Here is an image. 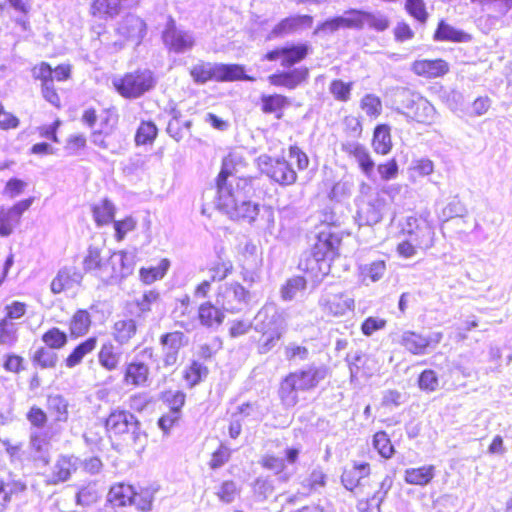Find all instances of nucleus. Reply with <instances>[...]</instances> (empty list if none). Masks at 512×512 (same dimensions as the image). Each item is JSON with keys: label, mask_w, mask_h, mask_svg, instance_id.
<instances>
[{"label": "nucleus", "mask_w": 512, "mask_h": 512, "mask_svg": "<svg viewBox=\"0 0 512 512\" xmlns=\"http://www.w3.org/2000/svg\"><path fill=\"white\" fill-rule=\"evenodd\" d=\"M32 75L35 79L42 81V84L53 82V69L46 62H42L32 69Z\"/></svg>", "instance_id": "obj_63"}, {"label": "nucleus", "mask_w": 512, "mask_h": 512, "mask_svg": "<svg viewBox=\"0 0 512 512\" xmlns=\"http://www.w3.org/2000/svg\"><path fill=\"white\" fill-rule=\"evenodd\" d=\"M448 64L442 59L417 60L412 65V70L419 76L428 78L439 77L448 72Z\"/></svg>", "instance_id": "obj_24"}, {"label": "nucleus", "mask_w": 512, "mask_h": 512, "mask_svg": "<svg viewBox=\"0 0 512 512\" xmlns=\"http://www.w3.org/2000/svg\"><path fill=\"white\" fill-rule=\"evenodd\" d=\"M92 212L96 224L103 226L113 220L115 207L108 199H103L92 207Z\"/></svg>", "instance_id": "obj_38"}, {"label": "nucleus", "mask_w": 512, "mask_h": 512, "mask_svg": "<svg viewBox=\"0 0 512 512\" xmlns=\"http://www.w3.org/2000/svg\"><path fill=\"white\" fill-rule=\"evenodd\" d=\"M255 320L256 330L262 333L260 351L267 353L275 346L285 331L284 317L278 312L277 307L270 303L263 306Z\"/></svg>", "instance_id": "obj_3"}, {"label": "nucleus", "mask_w": 512, "mask_h": 512, "mask_svg": "<svg viewBox=\"0 0 512 512\" xmlns=\"http://www.w3.org/2000/svg\"><path fill=\"white\" fill-rule=\"evenodd\" d=\"M158 129L151 121H143L137 129L135 142L137 145L152 143L157 136Z\"/></svg>", "instance_id": "obj_45"}, {"label": "nucleus", "mask_w": 512, "mask_h": 512, "mask_svg": "<svg viewBox=\"0 0 512 512\" xmlns=\"http://www.w3.org/2000/svg\"><path fill=\"white\" fill-rule=\"evenodd\" d=\"M224 185V159L221 163V168L216 178V186L208 188L204 193L205 203L202 208V213L207 214L211 208L217 210L220 214L223 209V202L221 197V191Z\"/></svg>", "instance_id": "obj_20"}, {"label": "nucleus", "mask_w": 512, "mask_h": 512, "mask_svg": "<svg viewBox=\"0 0 512 512\" xmlns=\"http://www.w3.org/2000/svg\"><path fill=\"white\" fill-rule=\"evenodd\" d=\"M77 459L73 457L62 456L55 463L50 476V483L58 484L70 478L77 469Z\"/></svg>", "instance_id": "obj_28"}, {"label": "nucleus", "mask_w": 512, "mask_h": 512, "mask_svg": "<svg viewBox=\"0 0 512 512\" xmlns=\"http://www.w3.org/2000/svg\"><path fill=\"white\" fill-rule=\"evenodd\" d=\"M353 189V183L347 179H341L331 189L330 196L333 199H341L349 196Z\"/></svg>", "instance_id": "obj_61"}, {"label": "nucleus", "mask_w": 512, "mask_h": 512, "mask_svg": "<svg viewBox=\"0 0 512 512\" xmlns=\"http://www.w3.org/2000/svg\"><path fill=\"white\" fill-rule=\"evenodd\" d=\"M118 33L139 44L146 34V24L140 17L128 14L119 23Z\"/></svg>", "instance_id": "obj_16"}, {"label": "nucleus", "mask_w": 512, "mask_h": 512, "mask_svg": "<svg viewBox=\"0 0 512 512\" xmlns=\"http://www.w3.org/2000/svg\"><path fill=\"white\" fill-rule=\"evenodd\" d=\"M434 475L435 467L433 465H427L406 469L404 472V480L411 485L425 486L432 481Z\"/></svg>", "instance_id": "obj_31"}, {"label": "nucleus", "mask_w": 512, "mask_h": 512, "mask_svg": "<svg viewBox=\"0 0 512 512\" xmlns=\"http://www.w3.org/2000/svg\"><path fill=\"white\" fill-rule=\"evenodd\" d=\"M258 165L264 173L281 185H292L296 182V172L284 159H272L263 155L258 158Z\"/></svg>", "instance_id": "obj_8"}, {"label": "nucleus", "mask_w": 512, "mask_h": 512, "mask_svg": "<svg viewBox=\"0 0 512 512\" xmlns=\"http://www.w3.org/2000/svg\"><path fill=\"white\" fill-rule=\"evenodd\" d=\"M184 339L185 336L180 331L166 333L161 336L160 344L163 349L164 366L170 367L177 363L179 350L184 346Z\"/></svg>", "instance_id": "obj_14"}, {"label": "nucleus", "mask_w": 512, "mask_h": 512, "mask_svg": "<svg viewBox=\"0 0 512 512\" xmlns=\"http://www.w3.org/2000/svg\"><path fill=\"white\" fill-rule=\"evenodd\" d=\"M48 409L55 414L57 421H66L68 418V403L60 395L48 397Z\"/></svg>", "instance_id": "obj_48"}, {"label": "nucleus", "mask_w": 512, "mask_h": 512, "mask_svg": "<svg viewBox=\"0 0 512 512\" xmlns=\"http://www.w3.org/2000/svg\"><path fill=\"white\" fill-rule=\"evenodd\" d=\"M308 76V68L300 67L289 72L272 74L268 77V80L274 86H283L288 89H295L297 86L305 82Z\"/></svg>", "instance_id": "obj_19"}, {"label": "nucleus", "mask_w": 512, "mask_h": 512, "mask_svg": "<svg viewBox=\"0 0 512 512\" xmlns=\"http://www.w3.org/2000/svg\"><path fill=\"white\" fill-rule=\"evenodd\" d=\"M442 339V333L436 332L428 336L421 335L414 331H405L399 343L414 355H424L430 346H436Z\"/></svg>", "instance_id": "obj_13"}, {"label": "nucleus", "mask_w": 512, "mask_h": 512, "mask_svg": "<svg viewBox=\"0 0 512 512\" xmlns=\"http://www.w3.org/2000/svg\"><path fill=\"white\" fill-rule=\"evenodd\" d=\"M131 502H133V485L118 482L110 487L107 494V506L123 508L131 506Z\"/></svg>", "instance_id": "obj_18"}, {"label": "nucleus", "mask_w": 512, "mask_h": 512, "mask_svg": "<svg viewBox=\"0 0 512 512\" xmlns=\"http://www.w3.org/2000/svg\"><path fill=\"white\" fill-rule=\"evenodd\" d=\"M293 379V384L298 390H308L315 387L323 375L321 371L316 368H309L300 372L291 373L288 375Z\"/></svg>", "instance_id": "obj_32"}, {"label": "nucleus", "mask_w": 512, "mask_h": 512, "mask_svg": "<svg viewBox=\"0 0 512 512\" xmlns=\"http://www.w3.org/2000/svg\"><path fill=\"white\" fill-rule=\"evenodd\" d=\"M57 360V354L52 349L46 347L38 348L32 356L33 364L42 369L54 368Z\"/></svg>", "instance_id": "obj_42"}, {"label": "nucleus", "mask_w": 512, "mask_h": 512, "mask_svg": "<svg viewBox=\"0 0 512 512\" xmlns=\"http://www.w3.org/2000/svg\"><path fill=\"white\" fill-rule=\"evenodd\" d=\"M385 271L386 264L383 260H378L359 266V272L363 282H366V280L377 282L383 277Z\"/></svg>", "instance_id": "obj_40"}, {"label": "nucleus", "mask_w": 512, "mask_h": 512, "mask_svg": "<svg viewBox=\"0 0 512 512\" xmlns=\"http://www.w3.org/2000/svg\"><path fill=\"white\" fill-rule=\"evenodd\" d=\"M154 85L155 79L150 70H137L113 79V86L125 98H138Z\"/></svg>", "instance_id": "obj_4"}, {"label": "nucleus", "mask_w": 512, "mask_h": 512, "mask_svg": "<svg viewBox=\"0 0 512 512\" xmlns=\"http://www.w3.org/2000/svg\"><path fill=\"white\" fill-rule=\"evenodd\" d=\"M293 379L287 376L280 386V398L285 406H294L298 401L297 387L293 384Z\"/></svg>", "instance_id": "obj_46"}, {"label": "nucleus", "mask_w": 512, "mask_h": 512, "mask_svg": "<svg viewBox=\"0 0 512 512\" xmlns=\"http://www.w3.org/2000/svg\"><path fill=\"white\" fill-rule=\"evenodd\" d=\"M342 150L358 162L362 172L367 177H371L374 168V161L371 159L369 152L362 144L358 142H347L342 144Z\"/></svg>", "instance_id": "obj_21"}, {"label": "nucleus", "mask_w": 512, "mask_h": 512, "mask_svg": "<svg viewBox=\"0 0 512 512\" xmlns=\"http://www.w3.org/2000/svg\"><path fill=\"white\" fill-rule=\"evenodd\" d=\"M103 488L98 481H89L81 485L75 494V503L84 509L96 505L102 498Z\"/></svg>", "instance_id": "obj_15"}, {"label": "nucleus", "mask_w": 512, "mask_h": 512, "mask_svg": "<svg viewBox=\"0 0 512 512\" xmlns=\"http://www.w3.org/2000/svg\"><path fill=\"white\" fill-rule=\"evenodd\" d=\"M330 92L340 101H347L350 98L351 84L341 80H334L330 85Z\"/></svg>", "instance_id": "obj_60"}, {"label": "nucleus", "mask_w": 512, "mask_h": 512, "mask_svg": "<svg viewBox=\"0 0 512 512\" xmlns=\"http://www.w3.org/2000/svg\"><path fill=\"white\" fill-rule=\"evenodd\" d=\"M162 39L165 46L175 53H184L192 49L195 44L192 32L177 27L171 17L162 33Z\"/></svg>", "instance_id": "obj_9"}, {"label": "nucleus", "mask_w": 512, "mask_h": 512, "mask_svg": "<svg viewBox=\"0 0 512 512\" xmlns=\"http://www.w3.org/2000/svg\"><path fill=\"white\" fill-rule=\"evenodd\" d=\"M377 170L381 179L384 181L395 179L398 175V165L395 159L379 164Z\"/></svg>", "instance_id": "obj_64"}, {"label": "nucleus", "mask_w": 512, "mask_h": 512, "mask_svg": "<svg viewBox=\"0 0 512 512\" xmlns=\"http://www.w3.org/2000/svg\"><path fill=\"white\" fill-rule=\"evenodd\" d=\"M310 46L308 44L292 45L282 48V61L284 67H290L299 63L309 54Z\"/></svg>", "instance_id": "obj_34"}, {"label": "nucleus", "mask_w": 512, "mask_h": 512, "mask_svg": "<svg viewBox=\"0 0 512 512\" xmlns=\"http://www.w3.org/2000/svg\"><path fill=\"white\" fill-rule=\"evenodd\" d=\"M323 237L324 235L319 237V242L317 244L318 249L322 250L324 255L335 254L339 247V239L333 235H329L325 238Z\"/></svg>", "instance_id": "obj_62"}, {"label": "nucleus", "mask_w": 512, "mask_h": 512, "mask_svg": "<svg viewBox=\"0 0 512 512\" xmlns=\"http://www.w3.org/2000/svg\"><path fill=\"white\" fill-rule=\"evenodd\" d=\"M262 103L264 112L273 113L288 105V99L285 96L275 94L270 96H263Z\"/></svg>", "instance_id": "obj_56"}, {"label": "nucleus", "mask_w": 512, "mask_h": 512, "mask_svg": "<svg viewBox=\"0 0 512 512\" xmlns=\"http://www.w3.org/2000/svg\"><path fill=\"white\" fill-rule=\"evenodd\" d=\"M361 109L367 116L376 118L381 114L382 103L378 96L373 94L365 95L360 102Z\"/></svg>", "instance_id": "obj_54"}, {"label": "nucleus", "mask_w": 512, "mask_h": 512, "mask_svg": "<svg viewBox=\"0 0 512 512\" xmlns=\"http://www.w3.org/2000/svg\"><path fill=\"white\" fill-rule=\"evenodd\" d=\"M159 299V294L155 291H147L143 295H141L139 298H136L133 301V304L137 307V313L136 316L141 318L146 313L151 311V306L155 302H157Z\"/></svg>", "instance_id": "obj_49"}, {"label": "nucleus", "mask_w": 512, "mask_h": 512, "mask_svg": "<svg viewBox=\"0 0 512 512\" xmlns=\"http://www.w3.org/2000/svg\"><path fill=\"white\" fill-rule=\"evenodd\" d=\"M83 270L99 278L104 283L113 282V263H111V254L102 255L100 247L90 245L83 258Z\"/></svg>", "instance_id": "obj_6"}, {"label": "nucleus", "mask_w": 512, "mask_h": 512, "mask_svg": "<svg viewBox=\"0 0 512 512\" xmlns=\"http://www.w3.org/2000/svg\"><path fill=\"white\" fill-rule=\"evenodd\" d=\"M372 459L369 451L362 452L360 458L353 460L341 474L343 486L357 498L358 512H381V504L393 484L390 476L380 481L370 479Z\"/></svg>", "instance_id": "obj_1"}, {"label": "nucleus", "mask_w": 512, "mask_h": 512, "mask_svg": "<svg viewBox=\"0 0 512 512\" xmlns=\"http://www.w3.org/2000/svg\"><path fill=\"white\" fill-rule=\"evenodd\" d=\"M306 289V280L303 277L296 276L289 279L281 288V297L285 301H290L296 297L299 292Z\"/></svg>", "instance_id": "obj_44"}, {"label": "nucleus", "mask_w": 512, "mask_h": 512, "mask_svg": "<svg viewBox=\"0 0 512 512\" xmlns=\"http://www.w3.org/2000/svg\"><path fill=\"white\" fill-rule=\"evenodd\" d=\"M208 374L205 366L197 361H193L184 372V379L190 387L197 385Z\"/></svg>", "instance_id": "obj_51"}, {"label": "nucleus", "mask_w": 512, "mask_h": 512, "mask_svg": "<svg viewBox=\"0 0 512 512\" xmlns=\"http://www.w3.org/2000/svg\"><path fill=\"white\" fill-rule=\"evenodd\" d=\"M368 24L371 28L377 31H384L389 27L388 18L381 13H369L363 11L362 28Z\"/></svg>", "instance_id": "obj_55"}, {"label": "nucleus", "mask_w": 512, "mask_h": 512, "mask_svg": "<svg viewBox=\"0 0 512 512\" xmlns=\"http://www.w3.org/2000/svg\"><path fill=\"white\" fill-rule=\"evenodd\" d=\"M313 17L309 15H297L281 20L271 31L270 37H278L293 33L303 26L310 27Z\"/></svg>", "instance_id": "obj_23"}, {"label": "nucleus", "mask_w": 512, "mask_h": 512, "mask_svg": "<svg viewBox=\"0 0 512 512\" xmlns=\"http://www.w3.org/2000/svg\"><path fill=\"white\" fill-rule=\"evenodd\" d=\"M318 306L328 317H343L354 311L355 301L344 292L324 291L318 300Z\"/></svg>", "instance_id": "obj_7"}, {"label": "nucleus", "mask_w": 512, "mask_h": 512, "mask_svg": "<svg viewBox=\"0 0 512 512\" xmlns=\"http://www.w3.org/2000/svg\"><path fill=\"white\" fill-rule=\"evenodd\" d=\"M107 430L115 434L131 432L135 444H140L139 422L133 414L123 410L113 411L106 420Z\"/></svg>", "instance_id": "obj_11"}, {"label": "nucleus", "mask_w": 512, "mask_h": 512, "mask_svg": "<svg viewBox=\"0 0 512 512\" xmlns=\"http://www.w3.org/2000/svg\"><path fill=\"white\" fill-rule=\"evenodd\" d=\"M398 97L401 99L403 109H405L403 112L405 115L419 123L432 124L435 121V108L427 99L408 90L400 91Z\"/></svg>", "instance_id": "obj_5"}, {"label": "nucleus", "mask_w": 512, "mask_h": 512, "mask_svg": "<svg viewBox=\"0 0 512 512\" xmlns=\"http://www.w3.org/2000/svg\"><path fill=\"white\" fill-rule=\"evenodd\" d=\"M42 341L50 349H60L67 343V335L54 327L43 334Z\"/></svg>", "instance_id": "obj_53"}, {"label": "nucleus", "mask_w": 512, "mask_h": 512, "mask_svg": "<svg viewBox=\"0 0 512 512\" xmlns=\"http://www.w3.org/2000/svg\"><path fill=\"white\" fill-rule=\"evenodd\" d=\"M386 207V199L381 193H376L374 197L367 201L362 200L357 211L359 225L372 226L379 223L383 218Z\"/></svg>", "instance_id": "obj_12"}, {"label": "nucleus", "mask_w": 512, "mask_h": 512, "mask_svg": "<svg viewBox=\"0 0 512 512\" xmlns=\"http://www.w3.org/2000/svg\"><path fill=\"white\" fill-rule=\"evenodd\" d=\"M374 151L381 155H386L392 148L390 129L386 125L377 126L373 136Z\"/></svg>", "instance_id": "obj_37"}, {"label": "nucleus", "mask_w": 512, "mask_h": 512, "mask_svg": "<svg viewBox=\"0 0 512 512\" xmlns=\"http://www.w3.org/2000/svg\"><path fill=\"white\" fill-rule=\"evenodd\" d=\"M91 325L90 315L86 310H78L71 319L70 331L74 336L86 334Z\"/></svg>", "instance_id": "obj_43"}, {"label": "nucleus", "mask_w": 512, "mask_h": 512, "mask_svg": "<svg viewBox=\"0 0 512 512\" xmlns=\"http://www.w3.org/2000/svg\"><path fill=\"white\" fill-rule=\"evenodd\" d=\"M111 263H113V281L125 278L132 274L135 265V255L127 251H118L111 253Z\"/></svg>", "instance_id": "obj_22"}, {"label": "nucleus", "mask_w": 512, "mask_h": 512, "mask_svg": "<svg viewBox=\"0 0 512 512\" xmlns=\"http://www.w3.org/2000/svg\"><path fill=\"white\" fill-rule=\"evenodd\" d=\"M226 212L232 219L251 223L259 213V206L245 200L241 192L234 193L229 190L228 195H226Z\"/></svg>", "instance_id": "obj_10"}, {"label": "nucleus", "mask_w": 512, "mask_h": 512, "mask_svg": "<svg viewBox=\"0 0 512 512\" xmlns=\"http://www.w3.org/2000/svg\"><path fill=\"white\" fill-rule=\"evenodd\" d=\"M18 327L15 322L0 320V345L12 346L17 341Z\"/></svg>", "instance_id": "obj_47"}, {"label": "nucleus", "mask_w": 512, "mask_h": 512, "mask_svg": "<svg viewBox=\"0 0 512 512\" xmlns=\"http://www.w3.org/2000/svg\"><path fill=\"white\" fill-rule=\"evenodd\" d=\"M26 310L27 305L24 302L13 301L5 306V317L3 319H7L9 322H14L22 318L25 315Z\"/></svg>", "instance_id": "obj_58"}, {"label": "nucleus", "mask_w": 512, "mask_h": 512, "mask_svg": "<svg viewBox=\"0 0 512 512\" xmlns=\"http://www.w3.org/2000/svg\"><path fill=\"white\" fill-rule=\"evenodd\" d=\"M154 501V490L149 487L133 486V502L131 506H135L141 512H148L152 509Z\"/></svg>", "instance_id": "obj_36"}, {"label": "nucleus", "mask_w": 512, "mask_h": 512, "mask_svg": "<svg viewBox=\"0 0 512 512\" xmlns=\"http://www.w3.org/2000/svg\"><path fill=\"white\" fill-rule=\"evenodd\" d=\"M82 279V273L75 267H64L58 271L56 277L52 280L51 291L54 294H59L75 285H79Z\"/></svg>", "instance_id": "obj_17"}, {"label": "nucleus", "mask_w": 512, "mask_h": 512, "mask_svg": "<svg viewBox=\"0 0 512 512\" xmlns=\"http://www.w3.org/2000/svg\"><path fill=\"white\" fill-rule=\"evenodd\" d=\"M137 323L134 319H121L114 323L112 327V336L114 340L125 345L136 335Z\"/></svg>", "instance_id": "obj_30"}, {"label": "nucleus", "mask_w": 512, "mask_h": 512, "mask_svg": "<svg viewBox=\"0 0 512 512\" xmlns=\"http://www.w3.org/2000/svg\"><path fill=\"white\" fill-rule=\"evenodd\" d=\"M125 0H93L89 12L92 16L100 19H108L116 17Z\"/></svg>", "instance_id": "obj_27"}, {"label": "nucleus", "mask_w": 512, "mask_h": 512, "mask_svg": "<svg viewBox=\"0 0 512 512\" xmlns=\"http://www.w3.org/2000/svg\"><path fill=\"white\" fill-rule=\"evenodd\" d=\"M399 225L403 239L397 244L396 252L400 257L410 259L434 247L436 227L428 213L407 216Z\"/></svg>", "instance_id": "obj_2"}, {"label": "nucleus", "mask_w": 512, "mask_h": 512, "mask_svg": "<svg viewBox=\"0 0 512 512\" xmlns=\"http://www.w3.org/2000/svg\"><path fill=\"white\" fill-rule=\"evenodd\" d=\"M434 38L440 41L464 42L469 40V36L453 26L441 21L438 25Z\"/></svg>", "instance_id": "obj_39"}, {"label": "nucleus", "mask_w": 512, "mask_h": 512, "mask_svg": "<svg viewBox=\"0 0 512 512\" xmlns=\"http://www.w3.org/2000/svg\"><path fill=\"white\" fill-rule=\"evenodd\" d=\"M419 387L426 391H435L438 388L439 381L435 371L431 369L424 370L419 376Z\"/></svg>", "instance_id": "obj_59"}, {"label": "nucleus", "mask_w": 512, "mask_h": 512, "mask_svg": "<svg viewBox=\"0 0 512 512\" xmlns=\"http://www.w3.org/2000/svg\"><path fill=\"white\" fill-rule=\"evenodd\" d=\"M122 352L111 342L104 343L98 353L99 364L107 371L118 369Z\"/></svg>", "instance_id": "obj_29"}, {"label": "nucleus", "mask_w": 512, "mask_h": 512, "mask_svg": "<svg viewBox=\"0 0 512 512\" xmlns=\"http://www.w3.org/2000/svg\"><path fill=\"white\" fill-rule=\"evenodd\" d=\"M96 345L97 339L95 337L88 338L84 342L80 343L66 358V366L68 368H73L80 364L83 358L96 348Z\"/></svg>", "instance_id": "obj_35"}, {"label": "nucleus", "mask_w": 512, "mask_h": 512, "mask_svg": "<svg viewBox=\"0 0 512 512\" xmlns=\"http://www.w3.org/2000/svg\"><path fill=\"white\" fill-rule=\"evenodd\" d=\"M406 10L408 13L421 23H425L428 13L425 9L423 0H406Z\"/></svg>", "instance_id": "obj_57"}, {"label": "nucleus", "mask_w": 512, "mask_h": 512, "mask_svg": "<svg viewBox=\"0 0 512 512\" xmlns=\"http://www.w3.org/2000/svg\"><path fill=\"white\" fill-rule=\"evenodd\" d=\"M150 369L148 365L143 362H131L126 366L124 373V382L128 385L136 387L146 386Z\"/></svg>", "instance_id": "obj_26"}, {"label": "nucleus", "mask_w": 512, "mask_h": 512, "mask_svg": "<svg viewBox=\"0 0 512 512\" xmlns=\"http://www.w3.org/2000/svg\"><path fill=\"white\" fill-rule=\"evenodd\" d=\"M198 316L201 324L209 328H218L223 320V312L211 303L200 305Z\"/></svg>", "instance_id": "obj_33"}, {"label": "nucleus", "mask_w": 512, "mask_h": 512, "mask_svg": "<svg viewBox=\"0 0 512 512\" xmlns=\"http://www.w3.org/2000/svg\"><path fill=\"white\" fill-rule=\"evenodd\" d=\"M185 398L186 395L182 391L178 390L164 391L160 395V399L166 404H168V406L170 407V412H175L176 414H179L181 408L183 407L185 403Z\"/></svg>", "instance_id": "obj_52"}, {"label": "nucleus", "mask_w": 512, "mask_h": 512, "mask_svg": "<svg viewBox=\"0 0 512 512\" xmlns=\"http://www.w3.org/2000/svg\"><path fill=\"white\" fill-rule=\"evenodd\" d=\"M190 74L198 83H205L208 80L224 81V65L199 63L191 69Z\"/></svg>", "instance_id": "obj_25"}, {"label": "nucleus", "mask_w": 512, "mask_h": 512, "mask_svg": "<svg viewBox=\"0 0 512 512\" xmlns=\"http://www.w3.org/2000/svg\"><path fill=\"white\" fill-rule=\"evenodd\" d=\"M170 266V262L168 259H162L158 266L149 267V268H141L140 269V279L145 284H151L156 280L162 279L168 268Z\"/></svg>", "instance_id": "obj_41"}, {"label": "nucleus", "mask_w": 512, "mask_h": 512, "mask_svg": "<svg viewBox=\"0 0 512 512\" xmlns=\"http://www.w3.org/2000/svg\"><path fill=\"white\" fill-rule=\"evenodd\" d=\"M363 11L350 9L338 16L341 28L345 29H362Z\"/></svg>", "instance_id": "obj_50"}]
</instances>
